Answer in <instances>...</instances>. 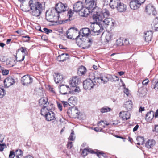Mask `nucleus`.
<instances>
[{
    "mask_svg": "<svg viewBox=\"0 0 158 158\" xmlns=\"http://www.w3.org/2000/svg\"><path fill=\"white\" fill-rule=\"evenodd\" d=\"M91 13L92 12L85 6V7H83L79 12V14L81 16L86 17L89 13Z\"/></svg>",
    "mask_w": 158,
    "mask_h": 158,
    "instance_id": "nucleus-21",
    "label": "nucleus"
},
{
    "mask_svg": "<svg viewBox=\"0 0 158 158\" xmlns=\"http://www.w3.org/2000/svg\"><path fill=\"white\" fill-rule=\"evenodd\" d=\"M149 81L148 79H146L143 80L142 82V84L143 85H147Z\"/></svg>",
    "mask_w": 158,
    "mask_h": 158,
    "instance_id": "nucleus-56",
    "label": "nucleus"
},
{
    "mask_svg": "<svg viewBox=\"0 0 158 158\" xmlns=\"http://www.w3.org/2000/svg\"><path fill=\"white\" fill-rule=\"evenodd\" d=\"M15 152L16 158H20L23 156V151L20 149H17Z\"/></svg>",
    "mask_w": 158,
    "mask_h": 158,
    "instance_id": "nucleus-32",
    "label": "nucleus"
},
{
    "mask_svg": "<svg viewBox=\"0 0 158 158\" xmlns=\"http://www.w3.org/2000/svg\"><path fill=\"white\" fill-rule=\"evenodd\" d=\"M83 7V3L81 2L78 1L73 5V11L77 12H79Z\"/></svg>",
    "mask_w": 158,
    "mask_h": 158,
    "instance_id": "nucleus-17",
    "label": "nucleus"
},
{
    "mask_svg": "<svg viewBox=\"0 0 158 158\" xmlns=\"http://www.w3.org/2000/svg\"><path fill=\"white\" fill-rule=\"evenodd\" d=\"M93 42V40L91 38H88L86 40V42L85 44V46L82 48L84 49H87L91 46Z\"/></svg>",
    "mask_w": 158,
    "mask_h": 158,
    "instance_id": "nucleus-30",
    "label": "nucleus"
},
{
    "mask_svg": "<svg viewBox=\"0 0 158 158\" xmlns=\"http://www.w3.org/2000/svg\"><path fill=\"white\" fill-rule=\"evenodd\" d=\"M67 6L62 3H59L56 4L54 9L53 10L55 11L56 13H57L58 15L62 12H64L67 10Z\"/></svg>",
    "mask_w": 158,
    "mask_h": 158,
    "instance_id": "nucleus-7",
    "label": "nucleus"
},
{
    "mask_svg": "<svg viewBox=\"0 0 158 158\" xmlns=\"http://www.w3.org/2000/svg\"><path fill=\"white\" fill-rule=\"evenodd\" d=\"M141 5L140 3L136 2L135 0L131 1L130 3V8L133 10H137L139 8Z\"/></svg>",
    "mask_w": 158,
    "mask_h": 158,
    "instance_id": "nucleus-22",
    "label": "nucleus"
},
{
    "mask_svg": "<svg viewBox=\"0 0 158 158\" xmlns=\"http://www.w3.org/2000/svg\"><path fill=\"white\" fill-rule=\"evenodd\" d=\"M9 73V71L8 70H3L2 71V73L3 75H7Z\"/></svg>",
    "mask_w": 158,
    "mask_h": 158,
    "instance_id": "nucleus-55",
    "label": "nucleus"
},
{
    "mask_svg": "<svg viewBox=\"0 0 158 158\" xmlns=\"http://www.w3.org/2000/svg\"><path fill=\"white\" fill-rule=\"evenodd\" d=\"M60 92L62 94L64 95L71 92V88L68 85H62L60 86Z\"/></svg>",
    "mask_w": 158,
    "mask_h": 158,
    "instance_id": "nucleus-13",
    "label": "nucleus"
},
{
    "mask_svg": "<svg viewBox=\"0 0 158 158\" xmlns=\"http://www.w3.org/2000/svg\"><path fill=\"white\" fill-rule=\"evenodd\" d=\"M97 156L99 157H100V155H102L105 158L107 157V156L106 154L102 152H99L98 153H97Z\"/></svg>",
    "mask_w": 158,
    "mask_h": 158,
    "instance_id": "nucleus-51",
    "label": "nucleus"
},
{
    "mask_svg": "<svg viewBox=\"0 0 158 158\" xmlns=\"http://www.w3.org/2000/svg\"><path fill=\"white\" fill-rule=\"evenodd\" d=\"M100 22L101 23L103 24L104 25H108L110 24L111 26H113L115 23L113 19L110 18H106Z\"/></svg>",
    "mask_w": 158,
    "mask_h": 158,
    "instance_id": "nucleus-16",
    "label": "nucleus"
},
{
    "mask_svg": "<svg viewBox=\"0 0 158 158\" xmlns=\"http://www.w3.org/2000/svg\"><path fill=\"white\" fill-rule=\"evenodd\" d=\"M94 82L90 78L85 80L83 83L84 89L85 90H91L93 88Z\"/></svg>",
    "mask_w": 158,
    "mask_h": 158,
    "instance_id": "nucleus-9",
    "label": "nucleus"
},
{
    "mask_svg": "<svg viewBox=\"0 0 158 158\" xmlns=\"http://www.w3.org/2000/svg\"><path fill=\"white\" fill-rule=\"evenodd\" d=\"M75 12L73 10H72L71 9L69 10L67 13V16L68 17L69 20L70 21L73 20L74 19V17L73 16V14Z\"/></svg>",
    "mask_w": 158,
    "mask_h": 158,
    "instance_id": "nucleus-33",
    "label": "nucleus"
},
{
    "mask_svg": "<svg viewBox=\"0 0 158 158\" xmlns=\"http://www.w3.org/2000/svg\"><path fill=\"white\" fill-rule=\"evenodd\" d=\"M5 146L6 145L4 144H0V151H2L3 150Z\"/></svg>",
    "mask_w": 158,
    "mask_h": 158,
    "instance_id": "nucleus-57",
    "label": "nucleus"
},
{
    "mask_svg": "<svg viewBox=\"0 0 158 158\" xmlns=\"http://www.w3.org/2000/svg\"><path fill=\"white\" fill-rule=\"evenodd\" d=\"M96 2L93 0H85V6L88 8L91 12H92L93 10L96 7Z\"/></svg>",
    "mask_w": 158,
    "mask_h": 158,
    "instance_id": "nucleus-8",
    "label": "nucleus"
},
{
    "mask_svg": "<svg viewBox=\"0 0 158 158\" xmlns=\"http://www.w3.org/2000/svg\"><path fill=\"white\" fill-rule=\"evenodd\" d=\"M60 56L61 57L62 62H64L68 58V57H69V55L67 53H63Z\"/></svg>",
    "mask_w": 158,
    "mask_h": 158,
    "instance_id": "nucleus-38",
    "label": "nucleus"
},
{
    "mask_svg": "<svg viewBox=\"0 0 158 158\" xmlns=\"http://www.w3.org/2000/svg\"><path fill=\"white\" fill-rule=\"evenodd\" d=\"M145 10L148 14H152L153 15H155L156 14V12L154 6L151 4L148 5L146 7Z\"/></svg>",
    "mask_w": 158,
    "mask_h": 158,
    "instance_id": "nucleus-14",
    "label": "nucleus"
},
{
    "mask_svg": "<svg viewBox=\"0 0 158 158\" xmlns=\"http://www.w3.org/2000/svg\"><path fill=\"white\" fill-rule=\"evenodd\" d=\"M156 144L155 141L153 139H148L145 143V146L147 148H152Z\"/></svg>",
    "mask_w": 158,
    "mask_h": 158,
    "instance_id": "nucleus-24",
    "label": "nucleus"
},
{
    "mask_svg": "<svg viewBox=\"0 0 158 158\" xmlns=\"http://www.w3.org/2000/svg\"><path fill=\"white\" fill-rule=\"evenodd\" d=\"M100 76V79L101 81V83H103V84L106 83L108 81H109V79L108 77L106 76L105 75H101Z\"/></svg>",
    "mask_w": 158,
    "mask_h": 158,
    "instance_id": "nucleus-35",
    "label": "nucleus"
},
{
    "mask_svg": "<svg viewBox=\"0 0 158 158\" xmlns=\"http://www.w3.org/2000/svg\"><path fill=\"white\" fill-rule=\"evenodd\" d=\"M120 2V0H110L109 4L110 6L113 9L116 8Z\"/></svg>",
    "mask_w": 158,
    "mask_h": 158,
    "instance_id": "nucleus-25",
    "label": "nucleus"
},
{
    "mask_svg": "<svg viewBox=\"0 0 158 158\" xmlns=\"http://www.w3.org/2000/svg\"><path fill=\"white\" fill-rule=\"evenodd\" d=\"M88 153H90L91 154H95L96 153L92 149L89 148H88Z\"/></svg>",
    "mask_w": 158,
    "mask_h": 158,
    "instance_id": "nucleus-61",
    "label": "nucleus"
},
{
    "mask_svg": "<svg viewBox=\"0 0 158 158\" xmlns=\"http://www.w3.org/2000/svg\"><path fill=\"white\" fill-rule=\"evenodd\" d=\"M139 127V125L138 124H137L133 129V132H135L138 129Z\"/></svg>",
    "mask_w": 158,
    "mask_h": 158,
    "instance_id": "nucleus-64",
    "label": "nucleus"
},
{
    "mask_svg": "<svg viewBox=\"0 0 158 158\" xmlns=\"http://www.w3.org/2000/svg\"><path fill=\"white\" fill-rule=\"evenodd\" d=\"M153 31H147L144 32V38L146 42H149L151 40Z\"/></svg>",
    "mask_w": 158,
    "mask_h": 158,
    "instance_id": "nucleus-20",
    "label": "nucleus"
},
{
    "mask_svg": "<svg viewBox=\"0 0 158 158\" xmlns=\"http://www.w3.org/2000/svg\"><path fill=\"white\" fill-rule=\"evenodd\" d=\"M105 39L107 42H109L110 39V35L108 34L105 36Z\"/></svg>",
    "mask_w": 158,
    "mask_h": 158,
    "instance_id": "nucleus-54",
    "label": "nucleus"
},
{
    "mask_svg": "<svg viewBox=\"0 0 158 158\" xmlns=\"http://www.w3.org/2000/svg\"><path fill=\"white\" fill-rule=\"evenodd\" d=\"M61 102L62 105H63L64 107H67L69 106V103L67 102L61 101Z\"/></svg>",
    "mask_w": 158,
    "mask_h": 158,
    "instance_id": "nucleus-50",
    "label": "nucleus"
},
{
    "mask_svg": "<svg viewBox=\"0 0 158 158\" xmlns=\"http://www.w3.org/2000/svg\"><path fill=\"white\" fill-rule=\"evenodd\" d=\"M100 78V76L99 77H94V79H93L94 85H99L101 83Z\"/></svg>",
    "mask_w": 158,
    "mask_h": 158,
    "instance_id": "nucleus-37",
    "label": "nucleus"
},
{
    "mask_svg": "<svg viewBox=\"0 0 158 158\" xmlns=\"http://www.w3.org/2000/svg\"><path fill=\"white\" fill-rule=\"evenodd\" d=\"M73 146V143L72 142H68L67 145V147L68 148L71 149Z\"/></svg>",
    "mask_w": 158,
    "mask_h": 158,
    "instance_id": "nucleus-53",
    "label": "nucleus"
},
{
    "mask_svg": "<svg viewBox=\"0 0 158 158\" xmlns=\"http://www.w3.org/2000/svg\"><path fill=\"white\" fill-rule=\"evenodd\" d=\"M68 102L69 103V106H71L72 107H73L75 106V104L76 103V101L68 100Z\"/></svg>",
    "mask_w": 158,
    "mask_h": 158,
    "instance_id": "nucleus-47",
    "label": "nucleus"
},
{
    "mask_svg": "<svg viewBox=\"0 0 158 158\" xmlns=\"http://www.w3.org/2000/svg\"><path fill=\"white\" fill-rule=\"evenodd\" d=\"M49 106H45L44 107H45L46 108H47V109H48L49 108H52V111L53 109H54V105L52 103H49Z\"/></svg>",
    "mask_w": 158,
    "mask_h": 158,
    "instance_id": "nucleus-52",
    "label": "nucleus"
},
{
    "mask_svg": "<svg viewBox=\"0 0 158 158\" xmlns=\"http://www.w3.org/2000/svg\"><path fill=\"white\" fill-rule=\"evenodd\" d=\"M23 40L25 42H28L30 39V37L28 36H22Z\"/></svg>",
    "mask_w": 158,
    "mask_h": 158,
    "instance_id": "nucleus-44",
    "label": "nucleus"
},
{
    "mask_svg": "<svg viewBox=\"0 0 158 158\" xmlns=\"http://www.w3.org/2000/svg\"><path fill=\"white\" fill-rule=\"evenodd\" d=\"M91 30L88 28H84L80 30V31L78 32V35L75 38L76 40L78 39L80 37V35H81V33H82V36H88L89 35V34H91Z\"/></svg>",
    "mask_w": 158,
    "mask_h": 158,
    "instance_id": "nucleus-12",
    "label": "nucleus"
},
{
    "mask_svg": "<svg viewBox=\"0 0 158 158\" xmlns=\"http://www.w3.org/2000/svg\"><path fill=\"white\" fill-rule=\"evenodd\" d=\"M132 102L131 101L126 102L124 104V107L128 110H131L132 108Z\"/></svg>",
    "mask_w": 158,
    "mask_h": 158,
    "instance_id": "nucleus-28",
    "label": "nucleus"
},
{
    "mask_svg": "<svg viewBox=\"0 0 158 158\" xmlns=\"http://www.w3.org/2000/svg\"><path fill=\"white\" fill-rule=\"evenodd\" d=\"M152 131L154 132L155 131L157 133H158V125H156L154 129L152 130Z\"/></svg>",
    "mask_w": 158,
    "mask_h": 158,
    "instance_id": "nucleus-60",
    "label": "nucleus"
},
{
    "mask_svg": "<svg viewBox=\"0 0 158 158\" xmlns=\"http://www.w3.org/2000/svg\"><path fill=\"white\" fill-rule=\"evenodd\" d=\"M57 104L58 109H59L60 111H61L62 110V104L61 102H57Z\"/></svg>",
    "mask_w": 158,
    "mask_h": 158,
    "instance_id": "nucleus-48",
    "label": "nucleus"
},
{
    "mask_svg": "<svg viewBox=\"0 0 158 158\" xmlns=\"http://www.w3.org/2000/svg\"><path fill=\"white\" fill-rule=\"evenodd\" d=\"M110 15L108 10L105 9L96 12V14L93 15V18L96 22H100L102 21L104 19L108 18Z\"/></svg>",
    "mask_w": 158,
    "mask_h": 158,
    "instance_id": "nucleus-3",
    "label": "nucleus"
},
{
    "mask_svg": "<svg viewBox=\"0 0 158 158\" xmlns=\"http://www.w3.org/2000/svg\"><path fill=\"white\" fill-rule=\"evenodd\" d=\"M96 24H91V35H96L101 34L102 36L104 32L102 24L100 22H96Z\"/></svg>",
    "mask_w": 158,
    "mask_h": 158,
    "instance_id": "nucleus-2",
    "label": "nucleus"
},
{
    "mask_svg": "<svg viewBox=\"0 0 158 158\" xmlns=\"http://www.w3.org/2000/svg\"><path fill=\"white\" fill-rule=\"evenodd\" d=\"M45 18L47 20L50 22H56L58 20L59 15L57 13L55 12V11L52 10L49 13H46Z\"/></svg>",
    "mask_w": 158,
    "mask_h": 158,
    "instance_id": "nucleus-5",
    "label": "nucleus"
},
{
    "mask_svg": "<svg viewBox=\"0 0 158 158\" xmlns=\"http://www.w3.org/2000/svg\"><path fill=\"white\" fill-rule=\"evenodd\" d=\"M15 156V152L14 151H10L9 156V158H14Z\"/></svg>",
    "mask_w": 158,
    "mask_h": 158,
    "instance_id": "nucleus-45",
    "label": "nucleus"
},
{
    "mask_svg": "<svg viewBox=\"0 0 158 158\" xmlns=\"http://www.w3.org/2000/svg\"><path fill=\"white\" fill-rule=\"evenodd\" d=\"M117 10L120 12H124L127 10V6L123 3H119L116 8Z\"/></svg>",
    "mask_w": 158,
    "mask_h": 158,
    "instance_id": "nucleus-26",
    "label": "nucleus"
},
{
    "mask_svg": "<svg viewBox=\"0 0 158 158\" xmlns=\"http://www.w3.org/2000/svg\"><path fill=\"white\" fill-rule=\"evenodd\" d=\"M119 116L123 120H127L130 118V114L128 111H122L119 113Z\"/></svg>",
    "mask_w": 158,
    "mask_h": 158,
    "instance_id": "nucleus-23",
    "label": "nucleus"
},
{
    "mask_svg": "<svg viewBox=\"0 0 158 158\" xmlns=\"http://www.w3.org/2000/svg\"><path fill=\"white\" fill-rule=\"evenodd\" d=\"M74 132L73 130H72L70 136L69 138V140L71 141H73L74 140L75 137L74 136Z\"/></svg>",
    "mask_w": 158,
    "mask_h": 158,
    "instance_id": "nucleus-41",
    "label": "nucleus"
},
{
    "mask_svg": "<svg viewBox=\"0 0 158 158\" xmlns=\"http://www.w3.org/2000/svg\"><path fill=\"white\" fill-rule=\"evenodd\" d=\"M28 2L30 9L27 11H30V13L33 16L36 17L39 16L43 10L42 4L38 0H29Z\"/></svg>",
    "mask_w": 158,
    "mask_h": 158,
    "instance_id": "nucleus-1",
    "label": "nucleus"
},
{
    "mask_svg": "<svg viewBox=\"0 0 158 158\" xmlns=\"http://www.w3.org/2000/svg\"><path fill=\"white\" fill-rule=\"evenodd\" d=\"M111 108L107 107H103L101 109L100 111L102 113L107 112L110 111Z\"/></svg>",
    "mask_w": 158,
    "mask_h": 158,
    "instance_id": "nucleus-40",
    "label": "nucleus"
},
{
    "mask_svg": "<svg viewBox=\"0 0 158 158\" xmlns=\"http://www.w3.org/2000/svg\"><path fill=\"white\" fill-rule=\"evenodd\" d=\"M5 56L2 55L0 56V61L2 62H4L5 60Z\"/></svg>",
    "mask_w": 158,
    "mask_h": 158,
    "instance_id": "nucleus-59",
    "label": "nucleus"
},
{
    "mask_svg": "<svg viewBox=\"0 0 158 158\" xmlns=\"http://www.w3.org/2000/svg\"><path fill=\"white\" fill-rule=\"evenodd\" d=\"M5 87L8 88L13 85L15 83V79L10 77L6 78L4 81Z\"/></svg>",
    "mask_w": 158,
    "mask_h": 158,
    "instance_id": "nucleus-15",
    "label": "nucleus"
},
{
    "mask_svg": "<svg viewBox=\"0 0 158 158\" xmlns=\"http://www.w3.org/2000/svg\"><path fill=\"white\" fill-rule=\"evenodd\" d=\"M88 148H84L82 151V155L84 156H86L88 153Z\"/></svg>",
    "mask_w": 158,
    "mask_h": 158,
    "instance_id": "nucleus-43",
    "label": "nucleus"
},
{
    "mask_svg": "<svg viewBox=\"0 0 158 158\" xmlns=\"http://www.w3.org/2000/svg\"><path fill=\"white\" fill-rule=\"evenodd\" d=\"M86 71V68L84 66H81L78 68L77 73L80 76H82L85 74Z\"/></svg>",
    "mask_w": 158,
    "mask_h": 158,
    "instance_id": "nucleus-29",
    "label": "nucleus"
},
{
    "mask_svg": "<svg viewBox=\"0 0 158 158\" xmlns=\"http://www.w3.org/2000/svg\"><path fill=\"white\" fill-rule=\"evenodd\" d=\"M32 77L28 75L23 76L21 78V81L23 85L27 86L31 84L32 82Z\"/></svg>",
    "mask_w": 158,
    "mask_h": 158,
    "instance_id": "nucleus-11",
    "label": "nucleus"
},
{
    "mask_svg": "<svg viewBox=\"0 0 158 158\" xmlns=\"http://www.w3.org/2000/svg\"><path fill=\"white\" fill-rule=\"evenodd\" d=\"M154 89L156 90H158V80H157L154 82Z\"/></svg>",
    "mask_w": 158,
    "mask_h": 158,
    "instance_id": "nucleus-46",
    "label": "nucleus"
},
{
    "mask_svg": "<svg viewBox=\"0 0 158 158\" xmlns=\"http://www.w3.org/2000/svg\"><path fill=\"white\" fill-rule=\"evenodd\" d=\"M137 141V144L138 145H143L144 143V138L142 137H137L136 138Z\"/></svg>",
    "mask_w": 158,
    "mask_h": 158,
    "instance_id": "nucleus-36",
    "label": "nucleus"
},
{
    "mask_svg": "<svg viewBox=\"0 0 158 158\" xmlns=\"http://www.w3.org/2000/svg\"><path fill=\"white\" fill-rule=\"evenodd\" d=\"M41 114L48 121H50L55 119V114L52 111V108L47 109L45 107H43L41 110Z\"/></svg>",
    "mask_w": 158,
    "mask_h": 158,
    "instance_id": "nucleus-4",
    "label": "nucleus"
},
{
    "mask_svg": "<svg viewBox=\"0 0 158 158\" xmlns=\"http://www.w3.org/2000/svg\"><path fill=\"white\" fill-rule=\"evenodd\" d=\"M63 75L60 73H55V77H54V81L56 84L58 83L63 80Z\"/></svg>",
    "mask_w": 158,
    "mask_h": 158,
    "instance_id": "nucleus-27",
    "label": "nucleus"
},
{
    "mask_svg": "<svg viewBox=\"0 0 158 158\" xmlns=\"http://www.w3.org/2000/svg\"><path fill=\"white\" fill-rule=\"evenodd\" d=\"M39 106H41L42 108L45 106H47L49 104L48 98L45 97H42L39 100Z\"/></svg>",
    "mask_w": 158,
    "mask_h": 158,
    "instance_id": "nucleus-18",
    "label": "nucleus"
},
{
    "mask_svg": "<svg viewBox=\"0 0 158 158\" xmlns=\"http://www.w3.org/2000/svg\"><path fill=\"white\" fill-rule=\"evenodd\" d=\"M102 129L101 127L98 128V127H95L94 128V130L96 132L101 131Z\"/></svg>",
    "mask_w": 158,
    "mask_h": 158,
    "instance_id": "nucleus-62",
    "label": "nucleus"
},
{
    "mask_svg": "<svg viewBox=\"0 0 158 158\" xmlns=\"http://www.w3.org/2000/svg\"><path fill=\"white\" fill-rule=\"evenodd\" d=\"M5 90L4 89L0 88V98H2L5 95Z\"/></svg>",
    "mask_w": 158,
    "mask_h": 158,
    "instance_id": "nucleus-42",
    "label": "nucleus"
},
{
    "mask_svg": "<svg viewBox=\"0 0 158 158\" xmlns=\"http://www.w3.org/2000/svg\"><path fill=\"white\" fill-rule=\"evenodd\" d=\"M154 115L153 112L152 111H150L146 114L145 118L147 120H151L153 118Z\"/></svg>",
    "mask_w": 158,
    "mask_h": 158,
    "instance_id": "nucleus-31",
    "label": "nucleus"
},
{
    "mask_svg": "<svg viewBox=\"0 0 158 158\" xmlns=\"http://www.w3.org/2000/svg\"><path fill=\"white\" fill-rule=\"evenodd\" d=\"M67 38H68L69 39L73 40H76L75 38H73V37L72 36L70 37L71 36L70 35H69L68 33H67Z\"/></svg>",
    "mask_w": 158,
    "mask_h": 158,
    "instance_id": "nucleus-63",
    "label": "nucleus"
},
{
    "mask_svg": "<svg viewBox=\"0 0 158 158\" xmlns=\"http://www.w3.org/2000/svg\"><path fill=\"white\" fill-rule=\"evenodd\" d=\"M80 80L78 77H74L70 81L69 84L71 87L76 86L80 82Z\"/></svg>",
    "mask_w": 158,
    "mask_h": 158,
    "instance_id": "nucleus-19",
    "label": "nucleus"
},
{
    "mask_svg": "<svg viewBox=\"0 0 158 158\" xmlns=\"http://www.w3.org/2000/svg\"><path fill=\"white\" fill-rule=\"evenodd\" d=\"M18 51H20L23 53V55H24L27 54V48H26L22 47L18 49ZM23 55H22L23 56Z\"/></svg>",
    "mask_w": 158,
    "mask_h": 158,
    "instance_id": "nucleus-39",
    "label": "nucleus"
},
{
    "mask_svg": "<svg viewBox=\"0 0 158 158\" xmlns=\"http://www.w3.org/2000/svg\"><path fill=\"white\" fill-rule=\"evenodd\" d=\"M71 92L73 93L77 94L80 91V89L79 87L76 86L72 87Z\"/></svg>",
    "mask_w": 158,
    "mask_h": 158,
    "instance_id": "nucleus-34",
    "label": "nucleus"
},
{
    "mask_svg": "<svg viewBox=\"0 0 158 158\" xmlns=\"http://www.w3.org/2000/svg\"><path fill=\"white\" fill-rule=\"evenodd\" d=\"M68 113L69 116L71 118H79L80 112L78 110V108L76 107L73 108L69 110Z\"/></svg>",
    "mask_w": 158,
    "mask_h": 158,
    "instance_id": "nucleus-10",
    "label": "nucleus"
},
{
    "mask_svg": "<svg viewBox=\"0 0 158 158\" xmlns=\"http://www.w3.org/2000/svg\"><path fill=\"white\" fill-rule=\"evenodd\" d=\"M104 123V121L102 120L101 121H100L99 122L98 124V126L99 127H102L103 128H105V126L104 125L102 126V123Z\"/></svg>",
    "mask_w": 158,
    "mask_h": 158,
    "instance_id": "nucleus-58",
    "label": "nucleus"
},
{
    "mask_svg": "<svg viewBox=\"0 0 158 158\" xmlns=\"http://www.w3.org/2000/svg\"><path fill=\"white\" fill-rule=\"evenodd\" d=\"M43 30L44 32L47 34H48L49 33H51L52 31V30L48 29L46 28H43Z\"/></svg>",
    "mask_w": 158,
    "mask_h": 158,
    "instance_id": "nucleus-49",
    "label": "nucleus"
},
{
    "mask_svg": "<svg viewBox=\"0 0 158 158\" xmlns=\"http://www.w3.org/2000/svg\"><path fill=\"white\" fill-rule=\"evenodd\" d=\"M15 57L16 58L15 60L10 58L6 60V64L8 66V67H11L13 66L15 64L16 61L21 62L23 61L24 59L25 56L23 55L21 59H18L17 56H15Z\"/></svg>",
    "mask_w": 158,
    "mask_h": 158,
    "instance_id": "nucleus-6",
    "label": "nucleus"
}]
</instances>
